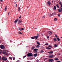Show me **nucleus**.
Here are the masks:
<instances>
[{"instance_id": "9d476101", "label": "nucleus", "mask_w": 62, "mask_h": 62, "mask_svg": "<svg viewBox=\"0 0 62 62\" xmlns=\"http://www.w3.org/2000/svg\"><path fill=\"white\" fill-rule=\"evenodd\" d=\"M18 20H19V19H16V20L15 21V22L16 23H17V21H18Z\"/></svg>"}, {"instance_id": "bb28decb", "label": "nucleus", "mask_w": 62, "mask_h": 62, "mask_svg": "<svg viewBox=\"0 0 62 62\" xmlns=\"http://www.w3.org/2000/svg\"><path fill=\"white\" fill-rule=\"evenodd\" d=\"M54 9H56V7H55V6L54 7Z\"/></svg>"}, {"instance_id": "2eb2a0df", "label": "nucleus", "mask_w": 62, "mask_h": 62, "mask_svg": "<svg viewBox=\"0 0 62 62\" xmlns=\"http://www.w3.org/2000/svg\"><path fill=\"white\" fill-rule=\"evenodd\" d=\"M56 6L57 7V8H59V5H58V4H56Z\"/></svg>"}, {"instance_id": "6e6d98bb", "label": "nucleus", "mask_w": 62, "mask_h": 62, "mask_svg": "<svg viewBox=\"0 0 62 62\" xmlns=\"http://www.w3.org/2000/svg\"><path fill=\"white\" fill-rule=\"evenodd\" d=\"M17 4H16V7H17Z\"/></svg>"}, {"instance_id": "a878e982", "label": "nucleus", "mask_w": 62, "mask_h": 62, "mask_svg": "<svg viewBox=\"0 0 62 62\" xmlns=\"http://www.w3.org/2000/svg\"><path fill=\"white\" fill-rule=\"evenodd\" d=\"M48 47L50 48H52V46H50V45L48 46Z\"/></svg>"}, {"instance_id": "7ed1b4c3", "label": "nucleus", "mask_w": 62, "mask_h": 62, "mask_svg": "<svg viewBox=\"0 0 62 62\" xmlns=\"http://www.w3.org/2000/svg\"><path fill=\"white\" fill-rule=\"evenodd\" d=\"M0 47L1 48V49H4L5 48V46H4V45H2L0 46Z\"/></svg>"}, {"instance_id": "e433bc0d", "label": "nucleus", "mask_w": 62, "mask_h": 62, "mask_svg": "<svg viewBox=\"0 0 62 62\" xmlns=\"http://www.w3.org/2000/svg\"><path fill=\"white\" fill-rule=\"evenodd\" d=\"M0 60H2V57H1V56H0Z\"/></svg>"}, {"instance_id": "f03ea898", "label": "nucleus", "mask_w": 62, "mask_h": 62, "mask_svg": "<svg viewBox=\"0 0 62 62\" xmlns=\"http://www.w3.org/2000/svg\"><path fill=\"white\" fill-rule=\"evenodd\" d=\"M27 55L28 57L33 56V54L32 53H29L27 54Z\"/></svg>"}, {"instance_id": "dca6fc26", "label": "nucleus", "mask_w": 62, "mask_h": 62, "mask_svg": "<svg viewBox=\"0 0 62 62\" xmlns=\"http://www.w3.org/2000/svg\"><path fill=\"white\" fill-rule=\"evenodd\" d=\"M38 38V36H34V38H35L36 39H37Z\"/></svg>"}, {"instance_id": "de8ad7c7", "label": "nucleus", "mask_w": 62, "mask_h": 62, "mask_svg": "<svg viewBox=\"0 0 62 62\" xmlns=\"http://www.w3.org/2000/svg\"><path fill=\"white\" fill-rule=\"evenodd\" d=\"M20 61H17V62H19Z\"/></svg>"}, {"instance_id": "aec40b11", "label": "nucleus", "mask_w": 62, "mask_h": 62, "mask_svg": "<svg viewBox=\"0 0 62 62\" xmlns=\"http://www.w3.org/2000/svg\"><path fill=\"white\" fill-rule=\"evenodd\" d=\"M39 46H40L38 45L37 46H36V48H39Z\"/></svg>"}, {"instance_id": "f704fd0d", "label": "nucleus", "mask_w": 62, "mask_h": 62, "mask_svg": "<svg viewBox=\"0 0 62 62\" xmlns=\"http://www.w3.org/2000/svg\"><path fill=\"white\" fill-rule=\"evenodd\" d=\"M44 60H46L47 59V58H45L43 59Z\"/></svg>"}, {"instance_id": "4c0bfd02", "label": "nucleus", "mask_w": 62, "mask_h": 62, "mask_svg": "<svg viewBox=\"0 0 62 62\" xmlns=\"http://www.w3.org/2000/svg\"><path fill=\"white\" fill-rule=\"evenodd\" d=\"M52 32H50V33H49V34H52Z\"/></svg>"}, {"instance_id": "37998d69", "label": "nucleus", "mask_w": 62, "mask_h": 62, "mask_svg": "<svg viewBox=\"0 0 62 62\" xmlns=\"http://www.w3.org/2000/svg\"><path fill=\"white\" fill-rule=\"evenodd\" d=\"M58 16L59 17H60V14H58Z\"/></svg>"}, {"instance_id": "c756f323", "label": "nucleus", "mask_w": 62, "mask_h": 62, "mask_svg": "<svg viewBox=\"0 0 62 62\" xmlns=\"http://www.w3.org/2000/svg\"><path fill=\"white\" fill-rule=\"evenodd\" d=\"M1 53H2V50L0 49V54H1Z\"/></svg>"}, {"instance_id": "f257e3e1", "label": "nucleus", "mask_w": 62, "mask_h": 62, "mask_svg": "<svg viewBox=\"0 0 62 62\" xmlns=\"http://www.w3.org/2000/svg\"><path fill=\"white\" fill-rule=\"evenodd\" d=\"M2 59L3 61H7L8 60V58L6 56H3L2 57Z\"/></svg>"}, {"instance_id": "13d9d810", "label": "nucleus", "mask_w": 62, "mask_h": 62, "mask_svg": "<svg viewBox=\"0 0 62 62\" xmlns=\"http://www.w3.org/2000/svg\"><path fill=\"white\" fill-rule=\"evenodd\" d=\"M20 24V23H18V24Z\"/></svg>"}, {"instance_id": "f8f14e48", "label": "nucleus", "mask_w": 62, "mask_h": 62, "mask_svg": "<svg viewBox=\"0 0 62 62\" xmlns=\"http://www.w3.org/2000/svg\"><path fill=\"white\" fill-rule=\"evenodd\" d=\"M54 46L55 47H58V46L56 44H55L54 45Z\"/></svg>"}, {"instance_id": "79ce46f5", "label": "nucleus", "mask_w": 62, "mask_h": 62, "mask_svg": "<svg viewBox=\"0 0 62 62\" xmlns=\"http://www.w3.org/2000/svg\"><path fill=\"white\" fill-rule=\"evenodd\" d=\"M26 55H25V56H23V58H25V57H26Z\"/></svg>"}, {"instance_id": "49530a36", "label": "nucleus", "mask_w": 62, "mask_h": 62, "mask_svg": "<svg viewBox=\"0 0 62 62\" xmlns=\"http://www.w3.org/2000/svg\"><path fill=\"white\" fill-rule=\"evenodd\" d=\"M0 1L2 2V1H3V0H0Z\"/></svg>"}, {"instance_id": "20e7f679", "label": "nucleus", "mask_w": 62, "mask_h": 62, "mask_svg": "<svg viewBox=\"0 0 62 62\" xmlns=\"http://www.w3.org/2000/svg\"><path fill=\"white\" fill-rule=\"evenodd\" d=\"M2 53L4 54H6V50H3Z\"/></svg>"}, {"instance_id": "f3484780", "label": "nucleus", "mask_w": 62, "mask_h": 62, "mask_svg": "<svg viewBox=\"0 0 62 62\" xmlns=\"http://www.w3.org/2000/svg\"><path fill=\"white\" fill-rule=\"evenodd\" d=\"M7 9V7L6 6L5 7V8L4 9V10L5 11H6Z\"/></svg>"}, {"instance_id": "5fc2aeb1", "label": "nucleus", "mask_w": 62, "mask_h": 62, "mask_svg": "<svg viewBox=\"0 0 62 62\" xmlns=\"http://www.w3.org/2000/svg\"><path fill=\"white\" fill-rule=\"evenodd\" d=\"M45 17L44 16H43L42 18H44Z\"/></svg>"}, {"instance_id": "72a5a7b5", "label": "nucleus", "mask_w": 62, "mask_h": 62, "mask_svg": "<svg viewBox=\"0 0 62 62\" xmlns=\"http://www.w3.org/2000/svg\"><path fill=\"white\" fill-rule=\"evenodd\" d=\"M55 36L56 38H57V36L56 34H55Z\"/></svg>"}, {"instance_id": "58836bf2", "label": "nucleus", "mask_w": 62, "mask_h": 62, "mask_svg": "<svg viewBox=\"0 0 62 62\" xmlns=\"http://www.w3.org/2000/svg\"><path fill=\"white\" fill-rule=\"evenodd\" d=\"M19 30H20V31H22V29H20V28H19Z\"/></svg>"}, {"instance_id": "ddd939ff", "label": "nucleus", "mask_w": 62, "mask_h": 62, "mask_svg": "<svg viewBox=\"0 0 62 62\" xmlns=\"http://www.w3.org/2000/svg\"><path fill=\"white\" fill-rule=\"evenodd\" d=\"M53 57V55H51L49 56V58H52Z\"/></svg>"}, {"instance_id": "ea45409f", "label": "nucleus", "mask_w": 62, "mask_h": 62, "mask_svg": "<svg viewBox=\"0 0 62 62\" xmlns=\"http://www.w3.org/2000/svg\"><path fill=\"white\" fill-rule=\"evenodd\" d=\"M21 29V30H24V28H22Z\"/></svg>"}, {"instance_id": "4be33fe9", "label": "nucleus", "mask_w": 62, "mask_h": 62, "mask_svg": "<svg viewBox=\"0 0 62 62\" xmlns=\"http://www.w3.org/2000/svg\"><path fill=\"white\" fill-rule=\"evenodd\" d=\"M58 11L59 12H61V9H59Z\"/></svg>"}, {"instance_id": "603ef678", "label": "nucleus", "mask_w": 62, "mask_h": 62, "mask_svg": "<svg viewBox=\"0 0 62 62\" xmlns=\"http://www.w3.org/2000/svg\"><path fill=\"white\" fill-rule=\"evenodd\" d=\"M7 62H9V61H8V60L7 61Z\"/></svg>"}, {"instance_id": "6e6552de", "label": "nucleus", "mask_w": 62, "mask_h": 62, "mask_svg": "<svg viewBox=\"0 0 62 62\" xmlns=\"http://www.w3.org/2000/svg\"><path fill=\"white\" fill-rule=\"evenodd\" d=\"M54 52L53 51H50L48 52V53L49 54H53Z\"/></svg>"}, {"instance_id": "c85d7f7f", "label": "nucleus", "mask_w": 62, "mask_h": 62, "mask_svg": "<svg viewBox=\"0 0 62 62\" xmlns=\"http://www.w3.org/2000/svg\"><path fill=\"white\" fill-rule=\"evenodd\" d=\"M54 59L55 60H58V58H55Z\"/></svg>"}, {"instance_id": "473e14b6", "label": "nucleus", "mask_w": 62, "mask_h": 62, "mask_svg": "<svg viewBox=\"0 0 62 62\" xmlns=\"http://www.w3.org/2000/svg\"><path fill=\"white\" fill-rule=\"evenodd\" d=\"M18 33H19V34H22V32H18Z\"/></svg>"}, {"instance_id": "5701e85b", "label": "nucleus", "mask_w": 62, "mask_h": 62, "mask_svg": "<svg viewBox=\"0 0 62 62\" xmlns=\"http://www.w3.org/2000/svg\"><path fill=\"white\" fill-rule=\"evenodd\" d=\"M54 21H57V19L56 18H54Z\"/></svg>"}, {"instance_id": "1a4fd4ad", "label": "nucleus", "mask_w": 62, "mask_h": 62, "mask_svg": "<svg viewBox=\"0 0 62 62\" xmlns=\"http://www.w3.org/2000/svg\"><path fill=\"white\" fill-rule=\"evenodd\" d=\"M54 41H57V39L55 38H54Z\"/></svg>"}, {"instance_id": "864d4df0", "label": "nucleus", "mask_w": 62, "mask_h": 62, "mask_svg": "<svg viewBox=\"0 0 62 62\" xmlns=\"http://www.w3.org/2000/svg\"><path fill=\"white\" fill-rule=\"evenodd\" d=\"M19 18H21V16H20L19 17Z\"/></svg>"}, {"instance_id": "4468645a", "label": "nucleus", "mask_w": 62, "mask_h": 62, "mask_svg": "<svg viewBox=\"0 0 62 62\" xmlns=\"http://www.w3.org/2000/svg\"><path fill=\"white\" fill-rule=\"evenodd\" d=\"M43 52H44V51H43V50H41L40 51V53L41 54V53H43Z\"/></svg>"}, {"instance_id": "393cba45", "label": "nucleus", "mask_w": 62, "mask_h": 62, "mask_svg": "<svg viewBox=\"0 0 62 62\" xmlns=\"http://www.w3.org/2000/svg\"><path fill=\"white\" fill-rule=\"evenodd\" d=\"M56 14H55V13H54L52 14V15H53V16L54 15H55Z\"/></svg>"}, {"instance_id": "a19ab883", "label": "nucleus", "mask_w": 62, "mask_h": 62, "mask_svg": "<svg viewBox=\"0 0 62 62\" xmlns=\"http://www.w3.org/2000/svg\"><path fill=\"white\" fill-rule=\"evenodd\" d=\"M45 45H48V44H45Z\"/></svg>"}, {"instance_id": "8fccbe9b", "label": "nucleus", "mask_w": 62, "mask_h": 62, "mask_svg": "<svg viewBox=\"0 0 62 62\" xmlns=\"http://www.w3.org/2000/svg\"><path fill=\"white\" fill-rule=\"evenodd\" d=\"M32 50H33V49H34V48H31Z\"/></svg>"}, {"instance_id": "a211bd4d", "label": "nucleus", "mask_w": 62, "mask_h": 62, "mask_svg": "<svg viewBox=\"0 0 62 62\" xmlns=\"http://www.w3.org/2000/svg\"><path fill=\"white\" fill-rule=\"evenodd\" d=\"M57 39L59 41H60V39H59V38H57Z\"/></svg>"}, {"instance_id": "4d7b16f0", "label": "nucleus", "mask_w": 62, "mask_h": 62, "mask_svg": "<svg viewBox=\"0 0 62 62\" xmlns=\"http://www.w3.org/2000/svg\"><path fill=\"white\" fill-rule=\"evenodd\" d=\"M57 62H61L60 61H59Z\"/></svg>"}, {"instance_id": "b1692460", "label": "nucleus", "mask_w": 62, "mask_h": 62, "mask_svg": "<svg viewBox=\"0 0 62 62\" xmlns=\"http://www.w3.org/2000/svg\"><path fill=\"white\" fill-rule=\"evenodd\" d=\"M38 49H34V51H38Z\"/></svg>"}, {"instance_id": "3c124183", "label": "nucleus", "mask_w": 62, "mask_h": 62, "mask_svg": "<svg viewBox=\"0 0 62 62\" xmlns=\"http://www.w3.org/2000/svg\"><path fill=\"white\" fill-rule=\"evenodd\" d=\"M37 28H35V29H37Z\"/></svg>"}, {"instance_id": "9b49d317", "label": "nucleus", "mask_w": 62, "mask_h": 62, "mask_svg": "<svg viewBox=\"0 0 62 62\" xmlns=\"http://www.w3.org/2000/svg\"><path fill=\"white\" fill-rule=\"evenodd\" d=\"M47 3L49 5H50V4H51V2L50 1H48L47 2Z\"/></svg>"}, {"instance_id": "bf43d9fd", "label": "nucleus", "mask_w": 62, "mask_h": 62, "mask_svg": "<svg viewBox=\"0 0 62 62\" xmlns=\"http://www.w3.org/2000/svg\"><path fill=\"white\" fill-rule=\"evenodd\" d=\"M18 11H20V10H19Z\"/></svg>"}, {"instance_id": "c9c22d12", "label": "nucleus", "mask_w": 62, "mask_h": 62, "mask_svg": "<svg viewBox=\"0 0 62 62\" xmlns=\"http://www.w3.org/2000/svg\"><path fill=\"white\" fill-rule=\"evenodd\" d=\"M32 39H34V37H32L31 38Z\"/></svg>"}, {"instance_id": "c03bdc74", "label": "nucleus", "mask_w": 62, "mask_h": 62, "mask_svg": "<svg viewBox=\"0 0 62 62\" xmlns=\"http://www.w3.org/2000/svg\"><path fill=\"white\" fill-rule=\"evenodd\" d=\"M49 36H47V39H49Z\"/></svg>"}, {"instance_id": "09e8293b", "label": "nucleus", "mask_w": 62, "mask_h": 62, "mask_svg": "<svg viewBox=\"0 0 62 62\" xmlns=\"http://www.w3.org/2000/svg\"><path fill=\"white\" fill-rule=\"evenodd\" d=\"M9 13H10L9 12L8 13V15H9Z\"/></svg>"}, {"instance_id": "412c9836", "label": "nucleus", "mask_w": 62, "mask_h": 62, "mask_svg": "<svg viewBox=\"0 0 62 62\" xmlns=\"http://www.w3.org/2000/svg\"><path fill=\"white\" fill-rule=\"evenodd\" d=\"M59 3L60 5H62V2H59Z\"/></svg>"}, {"instance_id": "39448f33", "label": "nucleus", "mask_w": 62, "mask_h": 62, "mask_svg": "<svg viewBox=\"0 0 62 62\" xmlns=\"http://www.w3.org/2000/svg\"><path fill=\"white\" fill-rule=\"evenodd\" d=\"M48 61L49 62H53L54 61V60L53 59H50L48 60Z\"/></svg>"}, {"instance_id": "0eeeda50", "label": "nucleus", "mask_w": 62, "mask_h": 62, "mask_svg": "<svg viewBox=\"0 0 62 62\" xmlns=\"http://www.w3.org/2000/svg\"><path fill=\"white\" fill-rule=\"evenodd\" d=\"M37 55L38 54L37 53L34 54V57H36V56H37Z\"/></svg>"}, {"instance_id": "6ab92c4d", "label": "nucleus", "mask_w": 62, "mask_h": 62, "mask_svg": "<svg viewBox=\"0 0 62 62\" xmlns=\"http://www.w3.org/2000/svg\"><path fill=\"white\" fill-rule=\"evenodd\" d=\"M37 43L38 45H40V43H39V42L38 41H37Z\"/></svg>"}, {"instance_id": "cd10ccee", "label": "nucleus", "mask_w": 62, "mask_h": 62, "mask_svg": "<svg viewBox=\"0 0 62 62\" xmlns=\"http://www.w3.org/2000/svg\"><path fill=\"white\" fill-rule=\"evenodd\" d=\"M13 60H15V58L14 57H13Z\"/></svg>"}, {"instance_id": "423d86ee", "label": "nucleus", "mask_w": 62, "mask_h": 62, "mask_svg": "<svg viewBox=\"0 0 62 62\" xmlns=\"http://www.w3.org/2000/svg\"><path fill=\"white\" fill-rule=\"evenodd\" d=\"M46 48L47 50H51V48H49V47H47Z\"/></svg>"}, {"instance_id": "7c9ffc66", "label": "nucleus", "mask_w": 62, "mask_h": 62, "mask_svg": "<svg viewBox=\"0 0 62 62\" xmlns=\"http://www.w3.org/2000/svg\"><path fill=\"white\" fill-rule=\"evenodd\" d=\"M9 59H12V58L11 57H9Z\"/></svg>"}, {"instance_id": "2f4dec72", "label": "nucleus", "mask_w": 62, "mask_h": 62, "mask_svg": "<svg viewBox=\"0 0 62 62\" xmlns=\"http://www.w3.org/2000/svg\"><path fill=\"white\" fill-rule=\"evenodd\" d=\"M19 23H21L22 22L21 21V20H19Z\"/></svg>"}, {"instance_id": "a18cd8bd", "label": "nucleus", "mask_w": 62, "mask_h": 62, "mask_svg": "<svg viewBox=\"0 0 62 62\" xmlns=\"http://www.w3.org/2000/svg\"><path fill=\"white\" fill-rule=\"evenodd\" d=\"M20 7L18 8V9H19V10H20Z\"/></svg>"}]
</instances>
